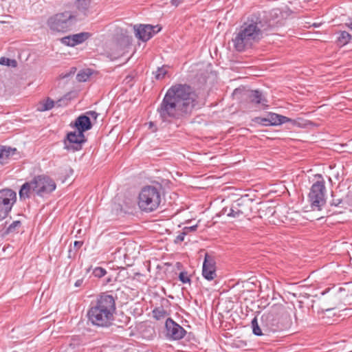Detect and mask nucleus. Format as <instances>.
I'll list each match as a JSON object with an SVG mask.
<instances>
[{"instance_id": "dca6fc26", "label": "nucleus", "mask_w": 352, "mask_h": 352, "mask_svg": "<svg viewBox=\"0 0 352 352\" xmlns=\"http://www.w3.org/2000/svg\"><path fill=\"white\" fill-rule=\"evenodd\" d=\"M135 36L142 41H148L153 36L154 27L151 25H134Z\"/></svg>"}, {"instance_id": "de8ad7c7", "label": "nucleus", "mask_w": 352, "mask_h": 352, "mask_svg": "<svg viewBox=\"0 0 352 352\" xmlns=\"http://www.w3.org/2000/svg\"><path fill=\"white\" fill-rule=\"evenodd\" d=\"M75 71H76V68L72 67V68L71 74H74V73L75 72Z\"/></svg>"}, {"instance_id": "7ed1b4c3", "label": "nucleus", "mask_w": 352, "mask_h": 352, "mask_svg": "<svg viewBox=\"0 0 352 352\" xmlns=\"http://www.w3.org/2000/svg\"><path fill=\"white\" fill-rule=\"evenodd\" d=\"M56 188V184L50 177L45 175H37L30 182L22 185L19 190V197L21 199L30 198L31 192L44 197L54 191Z\"/></svg>"}, {"instance_id": "6e6552de", "label": "nucleus", "mask_w": 352, "mask_h": 352, "mask_svg": "<svg viewBox=\"0 0 352 352\" xmlns=\"http://www.w3.org/2000/svg\"><path fill=\"white\" fill-rule=\"evenodd\" d=\"M16 201V192L8 188L0 190V221L6 219Z\"/></svg>"}, {"instance_id": "ddd939ff", "label": "nucleus", "mask_w": 352, "mask_h": 352, "mask_svg": "<svg viewBox=\"0 0 352 352\" xmlns=\"http://www.w3.org/2000/svg\"><path fill=\"white\" fill-rule=\"evenodd\" d=\"M90 308H116V298L107 292H102L97 296L95 304L91 302Z\"/></svg>"}, {"instance_id": "8fccbe9b", "label": "nucleus", "mask_w": 352, "mask_h": 352, "mask_svg": "<svg viewBox=\"0 0 352 352\" xmlns=\"http://www.w3.org/2000/svg\"><path fill=\"white\" fill-rule=\"evenodd\" d=\"M69 75H70L69 74H65V75H64V76H63V78L68 77Z\"/></svg>"}, {"instance_id": "4468645a", "label": "nucleus", "mask_w": 352, "mask_h": 352, "mask_svg": "<svg viewBox=\"0 0 352 352\" xmlns=\"http://www.w3.org/2000/svg\"><path fill=\"white\" fill-rule=\"evenodd\" d=\"M21 157L20 153L16 148L0 145V164H8L11 160H16Z\"/></svg>"}, {"instance_id": "2eb2a0df", "label": "nucleus", "mask_w": 352, "mask_h": 352, "mask_svg": "<svg viewBox=\"0 0 352 352\" xmlns=\"http://www.w3.org/2000/svg\"><path fill=\"white\" fill-rule=\"evenodd\" d=\"M91 36L89 32H83L78 34L68 35L60 38L62 44L69 47H74L87 41Z\"/></svg>"}, {"instance_id": "09e8293b", "label": "nucleus", "mask_w": 352, "mask_h": 352, "mask_svg": "<svg viewBox=\"0 0 352 352\" xmlns=\"http://www.w3.org/2000/svg\"><path fill=\"white\" fill-rule=\"evenodd\" d=\"M222 302H223V299H221V301L218 302V305L217 306L221 305L222 303Z\"/></svg>"}, {"instance_id": "f3484780", "label": "nucleus", "mask_w": 352, "mask_h": 352, "mask_svg": "<svg viewBox=\"0 0 352 352\" xmlns=\"http://www.w3.org/2000/svg\"><path fill=\"white\" fill-rule=\"evenodd\" d=\"M74 126L80 131V135L83 137L84 132L91 129L92 127L90 118L87 115H80L76 118Z\"/></svg>"}, {"instance_id": "c03bdc74", "label": "nucleus", "mask_w": 352, "mask_h": 352, "mask_svg": "<svg viewBox=\"0 0 352 352\" xmlns=\"http://www.w3.org/2000/svg\"><path fill=\"white\" fill-rule=\"evenodd\" d=\"M270 308H277L276 306H277V304L276 303H274L272 305H271V303H269L267 305V306H270Z\"/></svg>"}, {"instance_id": "c9c22d12", "label": "nucleus", "mask_w": 352, "mask_h": 352, "mask_svg": "<svg viewBox=\"0 0 352 352\" xmlns=\"http://www.w3.org/2000/svg\"><path fill=\"white\" fill-rule=\"evenodd\" d=\"M87 116L88 115V116L91 118H93L94 120H96L98 116V113H96V111H87L86 113Z\"/></svg>"}, {"instance_id": "f8f14e48", "label": "nucleus", "mask_w": 352, "mask_h": 352, "mask_svg": "<svg viewBox=\"0 0 352 352\" xmlns=\"http://www.w3.org/2000/svg\"><path fill=\"white\" fill-rule=\"evenodd\" d=\"M202 276L207 280H212L217 277L215 259L208 253L205 254L203 263Z\"/></svg>"}, {"instance_id": "58836bf2", "label": "nucleus", "mask_w": 352, "mask_h": 352, "mask_svg": "<svg viewBox=\"0 0 352 352\" xmlns=\"http://www.w3.org/2000/svg\"><path fill=\"white\" fill-rule=\"evenodd\" d=\"M342 202V199H333L332 200L331 205L335 206H339Z\"/></svg>"}, {"instance_id": "2f4dec72", "label": "nucleus", "mask_w": 352, "mask_h": 352, "mask_svg": "<svg viewBox=\"0 0 352 352\" xmlns=\"http://www.w3.org/2000/svg\"><path fill=\"white\" fill-rule=\"evenodd\" d=\"M254 122L263 126H270L269 116L267 118L256 117L254 118Z\"/></svg>"}, {"instance_id": "bb28decb", "label": "nucleus", "mask_w": 352, "mask_h": 352, "mask_svg": "<svg viewBox=\"0 0 352 352\" xmlns=\"http://www.w3.org/2000/svg\"><path fill=\"white\" fill-rule=\"evenodd\" d=\"M167 74V69L165 66L158 67L157 71L155 72V77L157 80H161L164 78Z\"/></svg>"}, {"instance_id": "f03ea898", "label": "nucleus", "mask_w": 352, "mask_h": 352, "mask_svg": "<svg viewBox=\"0 0 352 352\" xmlns=\"http://www.w3.org/2000/svg\"><path fill=\"white\" fill-rule=\"evenodd\" d=\"M279 14L280 10L275 9L270 12L269 16L253 14L248 17L232 38L234 49L238 52H243L252 47L254 43L258 42L265 35L282 25V22L277 19Z\"/></svg>"}, {"instance_id": "72a5a7b5", "label": "nucleus", "mask_w": 352, "mask_h": 352, "mask_svg": "<svg viewBox=\"0 0 352 352\" xmlns=\"http://www.w3.org/2000/svg\"><path fill=\"white\" fill-rule=\"evenodd\" d=\"M187 234V232H182L179 234H178L175 239V243H181L184 241V236Z\"/></svg>"}, {"instance_id": "39448f33", "label": "nucleus", "mask_w": 352, "mask_h": 352, "mask_svg": "<svg viewBox=\"0 0 352 352\" xmlns=\"http://www.w3.org/2000/svg\"><path fill=\"white\" fill-rule=\"evenodd\" d=\"M78 21L76 12L65 10L50 16L47 24L53 32L65 33L71 30L76 25Z\"/></svg>"}, {"instance_id": "4be33fe9", "label": "nucleus", "mask_w": 352, "mask_h": 352, "mask_svg": "<svg viewBox=\"0 0 352 352\" xmlns=\"http://www.w3.org/2000/svg\"><path fill=\"white\" fill-rule=\"evenodd\" d=\"M54 107V101L50 98L41 101L37 106L39 111H45L52 109Z\"/></svg>"}, {"instance_id": "412c9836", "label": "nucleus", "mask_w": 352, "mask_h": 352, "mask_svg": "<svg viewBox=\"0 0 352 352\" xmlns=\"http://www.w3.org/2000/svg\"><path fill=\"white\" fill-rule=\"evenodd\" d=\"M90 5L91 0H76L74 1V6L76 10L85 16L87 15Z\"/></svg>"}, {"instance_id": "37998d69", "label": "nucleus", "mask_w": 352, "mask_h": 352, "mask_svg": "<svg viewBox=\"0 0 352 352\" xmlns=\"http://www.w3.org/2000/svg\"><path fill=\"white\" fill-rule=\"evenodd\" d=\"M153 27H154V28H153V35H154L155 33H157V32L160 31L161 28H159L158 26H153Z\"/></svg>"}, {"instance_id": "a18cd8bd", "label": "nucleus", "mask_w": 352, "mask_h": 352, "mask_svg": "<svg viewBox=\"0 0 352 352\" xmlns=\"http://www.w3.org/2000/svg\"><path fill=\"white\" fill-rule=\"evenodd\" d=\"M72 252H73V251H72V250L70 248V249L69 250V255H68V257L71 258V257L72 256Z\"/></svg>"}, {"instance_id": "b1692460", "label": "nucleus", "mask_w": 352, "mask_h": 352, "mask_svg": "<svg viewBox=\"0 0 352 352\" xmlns=\"http://www.w3.org/2000/svg\"><path fill=\"white\" fill-rule=\"evenodd\" d=\"M259 314H260V311H258V314L252 320V331H253L254 334L256 336H261L263 334L261 329H260V327L258 325V322H257V317Z\"/></svg>"}, {"instance_id": "9d476101", "label": "nucleus", "mask_w": 352, "mask_h": 352, "mask_svg": "<svg viewBox=\"0 0 352 352\" xmlns=\"http://www.w3.org/2000/svg\"><path fill=\"white\" fill-rule=\"evenodd\" d=\"M86 141L85 136L80 135V131H72L67 133L64 140V148L69 151H79L82 148V144Z\"/></svg>"}, {"instance_id": "1a4fd4ad", "label": "nucleus", "mask_w": 352, "mask_h": 352, "mask_svg": "<svg viewBox=\"0 0 352 352\" xmlns=\"http://www.w3.org/2000/svg\"><path fill=\"white\" fill-rule=\"evenodd\" d=\"M248 204V200L242 198L238 199L232 204L230 208H224L223 212V214H226L228 217L232 218H239L243 216H246L250 211Z\"/></svg>"}, {"instance_id": "3c124183", "label": "nucleus", "mask_w": 352, "mask_h": 352, "mask_svg": "<svg viewBox=\"0 0 352 352\" xmlns=\"http://www.w3.org/2000/svg\"><path fill=\"white\" fill-rule=\"evenodd\" d=\"M149 125H150V127H151V126H153V123L152 122H151L149 123Z\"/></svg>"}, {"instance_id": "9b49d317", "label": "nucleus", "mask_w": 352, "mask_h": 352, "mask_svg": "<svg viewBox=\"0 0 352 352\" xmlns=\"http://www.w3.org/2000/svg\"><path fill=\"white\" fill-rule=\"evenodd\" d=\"M166 336L171 340H178L184 337L186 333V330L179 324L168 318L166 320Z\"/></svg>"}, {"instance_id": "a19ab883", "label": "nucleus", "mask_w": 352, "mask_h": 352, "mask_svg": "<svg viewBox=\"0 0 352 352\" xmlns=\"http://www.w3.org/2000/svg\"><path fill=\"white\" fill-rule=\"evenodd\" d=\"M83 283V280L82 279H78L75 283H74V285L75 287H80Z\"/></svg>"}, {"instance_id": "20e7f679", "label": "nucleus", "mask_w": 352, "mask_h": 352, "mask_svg": "<svg viewBox=\"0 0 352 352\" xmlns=\"http://www.w3.org/2000/svg\"><path fill=\"white\" fill-rule=\"evenodd\" d=\"M162 201L161 188L153 186L143 187L139 195L138 205L144 212L149 213L155 211Z\"/></svg>"}, {"instance_id": "5701e85b", "label": "nucleus", "mask_w": 352, "mask_h": 352, "mask_svg": "<svg viewBox=\"0 0 352 352\" xmlns=\"http://www.w3.org/2000/svg\"><path fill=\"white\" fill-rule=\"evenodd\" d=\"M351 39V35L349 32L346 31H341L337 38V44L340 46H344L347 44Z\"/></svg>"}, {"instance_id": "4c0bfd02", "label": "nucleus", "mask_w": 352, "mask_h": 352, "mask_svg": "<svg viewBox=\"0 0 352 352\" xmlns=\"http://www.w3.org/2000/svg\"><path fill=\"white\" fill-rule=\"evenodd\" d=\"M82 244H83L82 241H76L74 243V247L77 250L80 248V247L82 245Z\"/></svg>"}, {"instance_id": "7c9ffc66", "label": "nucleus", "mask_w": 352, "mask_h": 352, "mask_svg": "<svg viewBox=\"0 0 352 352\" xmlns=\"http://www.w3.org/2000/svg\"><path fill=\"white\" fill-rule=\"evenodd\" d=\"M106 270L100 267H96L93 271V274L94 275V276L98 278H101L104 276L106 274Z\"/></svg>"}, {"instance_id": "6ab92c4d", "label": "nucleus", "mask_w": 352, "mask_h": 352, "mask_svg": "<svg viewBox=\"0 0 352 352\" xmlns=\"http://www.w3.org/2000/svg\"><path fill=\"white\" fill-rule=\"evenodd\" d=\"M270 118V126H276L280 125L286 122H292L294 124L296 122L295 120H292L286 116L279 115L275 113H268Z\"/></svg>"}, {"instance_id": "79ce46f5", "label": "nucleus", "mask_w": 352, "mask_h": 352, "mask_svg": "<svg viewBox=\"0 0 352 352\" xmlns=\"http://www.w3.org/2000/svg\"><path fill=\"white\" fill-rule=\"evenodd\" d=\"M180 3V0H171V4L175 6H177Z\"/></svg>"}, {"instance_id": "f704fd0d", "label": "nucleus", "mask_w": 352, "mask_h": 352, "mask_svg": "<svg viewBox=\"0 0 352 352\" xmlns=\"http://www.w3.org/2000/svg\"><path fill=\"white\" fill-rule=\"evenodd\" d=\"M350 292V283H344L342 284V286L339 288V292Z\"/></svg>"}, {"instance_id": "49530a36", "label": "nucleus", "mask_w": 352, "mask_h": 352, "mask_svg": "<svg viewBox=\"0 0 352 352\" xmlns=\"http://www.w3.org/2000/svg\"><path fill=\"white\" fill-rule=\"evenodd\" d=\"M111 282V278H108L106 280V283H109Z\"/></svg>"}, {"instance_id": "0eeeda50", "label": "nucleus", "mask_w": 352, "mask_h": 352, "mask_svg": "<svg viewBox=\"0 0 352 352\" xmlns=\"http://www.w3.org/2000/svg\"><path fill=\"white\" fill-rule=\"evenodd\" d=\"M116 309H89L87 316L89 320L96 326L107 327L113 320V312Z\"/></svg>"}, {"instance_id": "ea45409f", "label": "nucleus", "mask_w": 352, "mask_h": 352, "mask_svg": "<svg viewBox=\"0 0 352 352\" xmlns=\"http://www.w3.org/2000/svg\"><path fill=\"white\" fill-rule=\"evenodd\" d=\"M331 309H325V311H330ZM324 309H321V310H318V315L320 318H324Z\"/></svg>"}, {"instance_id": "f257e3e1", "label": "nucleus", "mask_w": 352, "mask_h": 352, "mask_svg": "<svg viewBox=\"0 0 352 352\" xmlns=\"http://www.w3.org/2000/svg\"><path fill=\"white\" fill-rule=\"evenodd\" d=\"M197 98L193 89L188 85H172L157 109L160 120L172 123L188 118L195 109L200 108Z\"/></svg>"}, {"instance_id": "473e14b6", "label": "nucleus", "mask_w": 352, "mask_h": 352, "mask_svg": "<svg viewBox=\"0 0 352 352\" xmlns=\"http://www.w3.org/2000/svg\"><path fill=\"white\" fill-rule=\"evenodd\" d=\"M113 210L116 212V214L120 213H126V211L120 204H114L113 206Z\"/></svg>"}, {"instance_id": "423d86ee", "label": "nucleus", "mask_w": 352, "mask_h": 352, "mask_svg": "<svg viewBox=\"0 0 352 352\" xmlns=\"http://www.w3.org/2000/svg\"><path fill=\"white\" fill-rule=\"evenodd\" d=\"M326 187L323 179L314 183L308 195V201L312 210H320L326 204Z\"/></svg>"}, {"instance_id": "a211bd4d", "label": "nucleus", "mask_w": 352, "mask_h": 352, "mask_svg": "<svg viewBox=\"0 0 352 352\" xmlns=\"http://www.w3.org/2000/svg\"><path fill=\"white\" fill-rule=\"evenodd\" d=\"M248 99L253 104L267 107V100L259 90H252L248 95Z\"/></svg>"}, {"instance_id": "cd10ccee", "label": "nucleus", "mask_w": 352, "mask_h": 352, "mask_svg": "<svg viewBox=\"0 0 352 352\" xmlns=\"http://www.w3.org/2000/svg\"><path fill=\"white\" fill-rule=\"evenodd\" d=\"M91 74L89 72H87L86 71H80L78 74L76 75V80L78 82H85L88 80Z\"/></svg>"}, {"instance_id": "393cba45", "label": "nucleus", "mask_w": 352, "mask_h": 352, "mask_svg": "<svg viewBox=\"0 0 352 352\" xmlns=\"http://www.w3.org/2000/svg\"><path fill=\"white\" fill-rule=\"evenodd\" d=\"M21 226V222L20 221H14L6 230L5 234H8L13 233Z\"/></svg>"}, {"instance_id": "c85d7f7f", "label": "nucleus", "mask_w": 352, "mask_h": 352, "mask_svg": "<svg viewBox=\"0 0 352 352\" xmlns=\"http://www.w3.org/2000/svg\"><path fill=\"white\" fill-rule=\"evenodd\" d=\"M167 312L165 309H153V316L156 320L164 318Z\"/></svg>"}, {"instance_id": "aec40b11", "label": "nucleus", "mask_w": 352, "mask_h": 352, "mask_svg": "<svg viewBox=\"0 0 352 352\" xmlns=\"http://www.w3.org/2000/svg\"><path fill=\"white\" fill-rule=\"evenodd\" d=\"M261 320L263 324L269 328L273 329L278 327V321L270 311L263 314L261 317Z\"/></svg>"}, {"instance_id": "c756f323", "label": "nucleus", "mask_w": 352, "mask_h": 352, "mask_svg": "<svg viewBox=\"0 0 352 352\" xmlns=\"http://www.w3.org/2000/svg\"><path fill=\"white\" fill-rule=\"evenodd\" d=\"M179 280L184 284L190 283V278L187 272H181L179 274Z\"/></svg>"}, {"instance_id": "a878e982", "label": "nucleus", "mask_w": 352, "mask_h": 352, "mask_svg": "<svg viewBox=\"0 0 352 352\" xmlns=\"http://www.w3.org/2000/svg\"><path fill=\"white\" fill-rule=\"evenodd\" d=\"M16 64V61L14 59H10L6 57H1L0 58V65H1L12 66L15 67Z\"/></svg>"}, {"instance_id": "e433bc0d", "label": "nucleus", "mask_w": 352, "mask_h": 352, "mask_svg": "<svg viewBox=\"0 0 352 352\" xmlns=\"http://www.w3.org/2000/svg\"><path fill=\"white\" fill-rule=\"evenodd\" d=\"M197 228V225H195V226H190V227H184V229H183V231L184 232L186 231L187 234H188L189 232H195V231H196Z\"/></svg>"}]
</instances>
